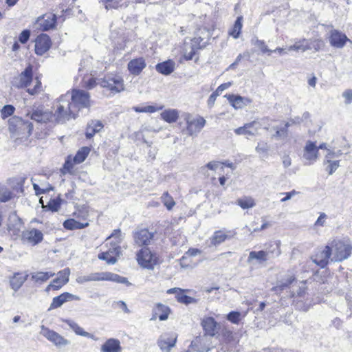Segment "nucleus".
I'll return each instance as SVG.
<instances>
[{"label":"nucleus","instance_id":"obj_2","mask_svg":"<svg viewBox=\"0 0 352 352\" xmlns=\"http://www.w3.org/2000/svg\"><path fill=\"white\" fill-rule=\"evenodd\" d=\"M106 241L105 246L107 250L99 253L98 258L104 261L109 265H113L118 261L122 253L120 230H114L112 234L107 238Z\"/></svg>","mask_w":352,"mask_h":352},{"label":"nucleus","instance_id":"obj_40","mask_svg":"<svg viewBox=\"0 0 352 352\" xmlns=\"http://www.w3.org/2000/svg\"><path fill=\"white\" fill-rule=\"evenodd\" d=\"M243 16H239L228 32V34L234 38H239L241 34L243 27Z\"/></svg>","mask_w":352,"mask_h":352},{"label":"nucleus","instance_id":"obj_52","mask_svg":"<svg viewBox=\"0 0 352 352\" xmlns=\"http://www.w3.org/2000/svg\"><path fill=\"white\" fill-rule=\"evenodd\" d=\"M161 201L168 210H171L176 204L173 197L168 191H166L162 194L161 196Z\"/></svg>","mask_w":352,"mask_h":352},{"label":"nucleus","instance_id":"obj_17","mask_svg":"<svg viewBox=\"0 0 352 352\" xmlns=\"http://www.w3.org/2000/svg\"><path fill=\"white\" fill-rule=\"evenodd\" d=\"M155 233L149 232L147 228H141L133 232L134 242L138 246H147L153 240Z\"/></svg>","mask_w":352,"mask_h":352},{"label":"nucleus","instance_id":"obj_5","mask_svg":"<svg viewBox=\"0 0 352 352\" xmlns=\"http://www.w3.org/2000/svg\"><path fill=\"white\" fill-rule=\"evenodd\" d=\"M72 13L71 8L63 10L61 14L57 16L52 12H47L38 16L36 21L38 28L42 32H47L56 29L58 23H63L68 15Z\"/></svg>","mask_w":352,"mask_h":352},{"label":"nucleus","instance_id":"obj_32","mask_svg":"<svg viewBox=\"0 0 352 352\" xmlns=\"http://www.w3.org/2000/svg\"><path fill=\"white\" fill-rule=\"evenodd\" d=\"M98 1L107 10H119L126 8L129 5V0H98Z\"/></svg>","mask_w":352,"mask_h":352},{"label":"nucleus","instance_id":"obj_9","mask_svg":"<svg viewBox=\"0 0 352 352\" xmlns=\"http://www.w3.org/2000/svg\"><path fill=\"white\" fill-rule=\"evenodd\" d=\"M204 47L205 44L203 43V38L200 36L191 38L190 43H184L180 45L182 60L189 61L195 58L194 61L197 63L199 60V51Z\"/></svg>","mask_w":352,"mask_h":352},{"label":"nucleus","instance_id":"obj_58","mask_svg":"<svg viewBox=\"0 0 352 352\" xmlns=\"http://www.w3.org/2000/svg\"><path fill=\"white\" fill-rule=\"evenodd\" d=\"M227 319L233 324H239L241 320V313L231 311L227 315Z\"/></svg>","mask_w":352,"mask_h":352},{"label":"nucleus","instance_id":"obj_50","mask_svg":"<svg viewBox=\"0 0 352 352\" xmlns=\"http://www.w3.org/2000/svg\"><path fill=\"white\" fill-rule=\"evenodd\" d=\"M65 322H66L69 327L77 334L85 337L91 338H93V336L89 333L84 331L80 327L78 326L77 323L70 320H65Z\"/></svg>","mask_w":352,"mask_h":352},{"label":"nucleus","instance_id":"obj_49","mask_svg":"<svg viewBox=\"0 0 352 352\" xmlns=\"http://www.w3.org/2000/svg\"><path fill=\"white\" fill-rule=\"evenodd\" d=\"M28 277V275L25 272L15 273L10 280L11 286H22Z\"/></svg>","mask_w":352,"mask_h":352},{"label":"nucleus","instance_id":"obj_6","mask_svg":"<svg viewBox=\"0 0 352 352\" xmlns=\"http://www.w3.org/2000/svg\"><path fill=\"white\" fill-rule=\"evenodd\" d=\"M25 179L14 177L8 181V186L0 184V202H7L24 192Z\"/></svg>","mask_w":352,"mask_h":352},{"label":"nucleus","instance_id":"obj_54","mask_svg":"<svg viewBox=\"0 0 352 352\" xmlns=\"http://www.w3.org/2000/svg\"><path fill=\"white\" fill-rule=\"evenodd\" d=\"M219 166H220L221 170L223 171L224 166L232 168L233 166L232 163L221 162L217 161H212L206 164V167L212 170H216Z\"/></svg>","mask_w":352,"mask_h":352},{"label":"nucleus","instance_id":"obj_23","mask_svg":"<svg viewBox=\"0 0 352 352\" xmlns=\"http://www.w3.org/2000/svg\"><path fill=\"white\" fill-rule=\"evenodd\" d=\"M146 67V63L143 57L131 59L127 64V69L130 74L139 76Z\"/></svg>","mask_w":352,"mask_h":352},{"label":"nucleus","instance_id":"obj_59","mask_svg":"<svg viewBox=\"0 0 352 352\" xmlns=\"http://www.w3.org/2000/svg\"><path fill=\"white\" fill-rule=\"evenodd\" d=\"M98 84L99 85L96 78L90 77L89 79L84 80L83 87L87 89H91L96 87Z\"/></svg>","mask_w":352,"mask_h":352},{"label":"nucleus","instance_id":"obj_63","mask_svg":"<svg viewBox=\"0 0 352 352\" xmlns=\"http://www.w3.org/2000/svg\"><path fill=\"white\" fill-rule=\"evenodd\" d=\"M30 32L28 30H24L22 31V32L19 34V41L24 44L30 38Z\"/></svg>","mask_w":352,"mask_h":352},{"label":"nucleus","instance_id":"obj_48","mask_svg":"<svg viewBox=\"0 0 352 352\" xmlns=\"http://www.w3.org/2000/svg\"><path fill=\"white\" fill-rule=\"evenodd\" d=\"M154 309L155 314H158V317L160 320H166L168 319L170 311L168 307L158 303Z\"/></svg>","mask_w":352,"mask_h":352},{"label":"nucleus","instance_id":"obj_25","mask_svg":"<svg viewBox=\"0 0 352 352\" xmlns=\"http://www.w3.org/2000/svg\"><path fill=\"white\" fill-rule=\"evenodd\" d=\"M347 41H350V40L344 33L337 30L331 31L329 35V43L331 46L336 48H342Z\"/></svg>","mask_w":352,"mask_h":352},{"label":"nucleus","instance_id":"obj_21","mask_svg":"<svg viewBox=\"0 0 352 352\" xmlns=\"http://www.w3.org/2000/svg\"><path fill=\"white\" fill-rule=\"evenodd\" d=\"M260 128V124L258 121L254 120L248 123L244 124L243 126L238 127L234 130L236 135L254 136L258 133Z\"/></svg>","mask_w":352,"mask_h":352},{"label":"nucleus","instance_id":"obj_16","mask_svg":"<svg viewBox=\"0 0 352 352\" xmlns=\"http://www.w3.org/2000/svg\"><path fill=\"white\" fill-rule=\"evenodd\" d=\"M331 258L330 248L327 244L322 250L316 251L311 257V261L320 268H325Z\"/></svg>","mask_w":352,"mask_h":352},{"label":"nucleus","instance_id":"obj_45","mask_svg":"<svg viewBox=\"0 0 352 352\" xmlns=\"http://www.w3.org/2000/svg\"><path fill=\"white\" fill-rule=\"evenodd\" d=\"M73 295L65 292L53 298L50 309H54L60 307L65 302L72 299Z\"/></svg>","mask_w":352,"mask_h":352},{"label":"nucleus","instance_id":"obj_53","mask_svg":"<svg viewBox=\"0 0 352 352\" xmlns=\"http://www.w3.org/2000/svg\"><path fill=\"white\" fill-rule=\"evenodd\" d=\"M21 221L18 218H14V223H9L7 225V230L11 235H18L20 232Z\"/></svg>","mask_w":352,"mask_h":352},{"label":"nucleus","instance_id":"obj_18","mask_svg":"<svg viewBox=\"0 0 352 352\" xmlns=\"http://www.w3.org/2000/svg\"><path fill=\"white\" fill-rule=\"evenodd\" d=\"M52 45L51 38L47 34L41 33L35 39V53L42 56L50 49Z\"/></svg>","mask_w":352,"mask_h":352},{"label":"nucleus","instance_id":"obj_46","mask_svg":"<svg viewBox=\"0 0 352 352\" xmlns=\"http://www.w3.org/2000/svg\"><path fill=\"white\" fill-rule=\"evenodd\" d=\"M236 204L242 209H249L256 206V201L252 197L245 196L238 199Z\"/></svg>","mask_w":352,"mask_h":352},{"label":"nucleus","instance_id":"obj_38","mask_svg":"<svg viewBox=\"0 0 352 352\" xmlns=\"http://www.w3.org/2000/svg\"><path fill=\"white\" fill-rule=\"evenodd\" d=\"M54 275L52 272H36L31 274V279L36 283L42 284Z\"/></svg>","mask_w":352,"mask_h":352},{"label":"nucleus","instance_id":"obj_13","mask_svg":"<svg viewBox=\"0 0 352 352\" xmlns=\"http://www.w3.org/2000/svg\"><path fill=\"white\" fill-rule=\"evenodd\" d=\"M70 101L77 113L80 109L89 108L91 106L90 94L81 89H72Z\"/></svg>","mask_w":352,"mask_h":352},{"label":"nucleus","instance_id":"obj_12","mask_svg":"<svg viewBox=\"0 0 352 352\" xmlns=\"http://www.w3.org/2000/svg\"><path fill=\"white\" fill-rule=\"evenodd\" d=\"M44 239L42 230L36 228H28L22 231L21 234V242L24 245L36 246L40 244Z\"/></svg>","mask_w":352,"mask_h":352},{"label":"nucleus","instance_id":"obj_60","mask_svg":"<svg viewBox=\"0 0 352 352\" xmlns=\"http://www.w3.org/2000/svg\"><path fill=\"white\" fill-rule=\"evenodd\" d=\"M254 45L258 47L261 52L263 54L267 53L268 54H270L272 52V50L268 49L265 41L263 40H256L254 43Z\"/></svg>","mask_w":352,"mask_h":352},{"label":"nucleus","instance_id":"obj_30","mask_svg":"<svg viewBox=\"0 0 352 352\" xmlns=\"http://www.w3.org/2000/svg\"><path fill=\"white\" fill-rule=\"evenodd\" d=\"M201 325L205 331L204 336H214L218 332V323L212 317L203 319Z\"/></svg>","mask_w":352,"mask_h":352},{"label":"nucleus","instance_id":"obj_27","mask_svg":"<svg viewBox=\"0 0 352 352\" xmlns=\"http://www.w3.org/2000/svg\"><path fill=\"white\" fill-rule=\"evenodd\" d=\"M190 346L193 351L197 352H208L213 349L212 346H210L206 336L197 337L192 341Z\"/></svg>","mask_w":352,"mask_h":352},{"label":"nucleus","instance_id":"obj_62","mask_svg":"<svg viewBox=\"0 0 352 352\" xmlns=\"http://www.w3.org/2000/svg\"><path fill=\"white\" fill-rule=\"evenodd\" d=\"M199 252H200L199 250H198L197 248L189 249L185 253L184 256H182L181 261H182V262H184L188 257L195 256Z\"/></svg>","mask_w":352,"mask_h":352},{"label":"nucleus","instance_id":"obj_28","mask_svg":"<svg viewBox=\"0 0 352 352\" xmlns=\"http://www.w3.org/2000/svg\"><path fill=\"white\" fill-rule=\"evenodd\" d=\"M190 290L189 289H182L179 287H172L167 291L168 294H175L176 298L179 302L188 305L191 303H194L196 302V299L195 298L190 297L186 294V293H190Z\"/></svg>","mask_w":352,"mask_h":352},{"label":"nucleus","instance_id":"obj_57","mask_svg":"<svg viewBox=\"0 0 352 352\" xmlns=\"http://www.w3.org/2000/svg\"><path fill=\"white\" fill-rule=\"evenodd\" d=\"M74 164H76V162H74V157L72 155L67 156L64 164H63V168L65 170L67 173H72L74 169Z\"/></svg>","mask_w":352,"mask_h":352},{"label":"nucleus","instance_id":"obj_39","mask_svg":"<svg viewBox=\"0 0 352 352\" xmlns=\"http://www.w3.org/2000/svg\"><path fill=\"white\" fill-rule=\"evenodd\" d=\"M63 226L67 230H82L87 228V223H80L73 217L64 221Z\"/></svg>","mask_w":352,"mask_h":352},{"label":"nucleus","instance_id":"obj_11","mask_svg":"<svg viewBox=\"0 0 352 352\" xmlns=\"http://www.w3.org/2000/svg\"><path fill=\"white\" fill-rule=\"evenodd\" d=\"M186 121V131L188 136L196 135L199 133L206 124L205 118L201 116H192L190 113L184 114Z\"/></svg>","mask_w":352,"mask_h":352},{"label":"nucleus","instance_id":"obj_20","mask_svg":"<svg viewBox=\"0 0 352 352\" xmlns=\"http://www.w3.org/2000/svg\"><path fill=\"white\" fill-rule=\"evenodd\" d=\"M319 157L318 148L316 142L307 141L303 150V157L308 164H313Z\"/></svg>","mask_w":352,"mask_h":352},{"label":"nucleus","instance_id":"obj_55","mask_svg":"<svg viewBox=\"0 0 352 352\" xmlns=\"http://www.w3.org/2000/svg\"><path fill=\"white\" fill-rule=\"evenodd\" d=\"M15 111V107L12 104H6L1 109V117L3 120L12 116Z\"/></svg>","mask_w":352,"mask_h":352},{"label":"nucleus","instance_id":"obj_44","mask_svg":"<svg viewBox=\"0 0 352 352\" xmlns=\"http://www.w3.org/2000/svg\"><path fill=\"white\" fill-rule=\"evenodd\" d=\"M91 150V148L89 146L81 147L78 150L75 156L73 157L74 162L78 164L82 163L89 155Z\"/></svg>","mask_w":352,"mask_h":352},{"label":"nucleus","instance_id":"obj_33","mask_svg":"<svg viewBox=\"0 0 352 352\" xmlns=\"http://www.w3.org/2000/svg\"><path fill=\"white\" fill-rule=\"evenodd\" d=\"M175 69V63L171 59L159 63L155 65L156 71L164 76L170 75L174 72Z\"/></svg>","mask_w":352,"mask_h":352},{"label":"nucleus","instance_id":"obj_61","mask_svg":"<svg viewBox=\"0 0 352 352\" xmlns=\"http://www.w3.org/2000/svg\"><path fill=\"white\" fill-rule=\"evenodd\" d=\"M327 219V215L325 213H324V212H321L320 214V216L318 217V218L317 219V220L314 223V226L315 227H322V226H324V224H325Z\"/></svg>","mask_w":352,"mask_h":352},{"label":"nucleus","instance_id":"obj_36","mask_svg":"<svg viewBox=\"0 0 352 352\" xmlns=\"http://www.w3.org/2000/svg\"><path fill=\"white\" fill-rule=\"evenodd\" d=\"M232 236L230 231L217 230L210 238V242L213 245H217L230 239Z\"/></svg>","mask_w":352,"mask_h":352},{"label":"nucleus","instance_id":"obj_35","mask_svg":"<svg viewBox=\"0 0 352 352\" xmlns=\"http://www.w3.org/2000/svg\"><path fill=\"white\" fill-rule=\"evenodd\" d=\"M176 343V338L170 337L168 335H162L158 340L157 344L160 349L168 352Z\"/></svg>","mask_w":352,"mask_h":352},{"label":"nucleus","instance_id":"obj_4","mask_svg":"<svg viewBox=\"0 0 352 352\" xmlns=\"http://www.w3.org/2000/svg\"><path fill=\"white\" fill-rule=\"evenodd\" d=\"M327 244L331 254V261L342 262L352 254V244L348 239L335 238Z\"/></svg>","mask_w":352,"mask_h":352},{"label":"nucleus","instance_id":"obj_41","mask_svg":"<svg viewBox=\"0 0 352 352\" xmlns=\"http://www.w3.org/2000/svg\"><path fill=\"white\" fill-rule=\"evenodd\" d=\"M309 49H311V47L308 43V41L305 38L295 41L293 45L288 47L289 51L295 52H305Z\"/></svg>","mask_w":352,"mask_h":352},{"label":"nucleus","instance_id":"obj_24","mask_svg":"<svg viewBox=\"0 0 352 352\" xmlns=\"http://www.w3.org/2000/svg\"><path fill=\"white\" fill-rule=\"evenodd\" d=\"M91 208L88 205L83 204L76 207L75 210L72 213V217L78 220L80 223H87V228L89 226V214Z\"/></svg>","mask_w":352,"mask_h":352},{"label":"nucleus","instance_id":"obj_26","mask_svg":"<svg viewBox=\"0 0 352 352\" xmlns=\"http://www.w3.org/2000/svg\"><path fill=\"white\" fill-rule=\"evenodd\" d=\"M30 118L41 123H47L50 122L53 118V113L50 111H44L42 109H35L28 113Z\"/></svg>","mask_w":352,"mask_h":352},{"label":"nucleus","instance_id":"obj_37","mask_svg":"<svg viewBox=\"0 0 352 352\" xmlns=\"http://www.w3.org/2000/svg\"><path fill=\"white\" fill-rule=\"evenodd\" d=\"M179 116V111L175 109H166L160 113L161 119L167 123L175 122Z\"/></svg>","mask_w":352,"mask_h":352},{"label":"nucleus","instance_id":"obj_14","mask_svg":"<svg viewBox=\"0 0 352 352\" xmlns=\"http://www.w3.org/2000/svg\"><path fill=\"white\" fill-rule=\"evenodd\" d=\"M341 155L340 151L335 152L330 149L327 150L323 165L329 175H332L340 166V160L338 158Z\"/></svg>","mask_w":352,"mask_h":352},{"label":"nucleus","instance_id":"obj_29","mask_svg":"<svg viewBox=\"0 0 352 352\" xmlns=\"http://www.w3.org/2000/svg\"><path fill=\"white\" fill-rule=\"evenodd\" d=\"M104 128V124L100 120H90L85 128V136L87 139H91L97 133H99Z\"/></svg>","mask_w":352,"mask_h":352},{"label":"nucleus","instance_id":"obj_22","mask_svg":"<svg viewBox=\"0 0 352 352\" xmlns=\"http://www.w3.org/2000/svg\"><path fill=\"white\" fill-rule=\"evenodd\" d=\"M224 97L227 98L230 104L234 109H243L252 102V100L251 98L248 97H243L236 94H226L224 96Z\"/></svg>","mask_w":352,"mask_h":352},{"label":"nucleus","instance_id":"obj_8","mask_svg":"<svg viewBox=\"0 0 352 352\" xmlns=\"http://www.w3.org/2000/svg\"><path fill=\"white\" fill-rule=\"evenodd\" d=\"M98 83L102 88L112 94H119L125 90L124 78L118 72L106 74L99 80Z\"/></svg>","mask_w":352,"mask_h":352},{"label":"nucleus","instance_id":"obj_43","mask_svg":"<svg viewBox=\"0 0 352 352\" xmlns=\"http://www.w3.org/2000/svg\"><path fill=\"white\" fill-rule=\"evenodd\" d=\"M267 251V255H274L275 256H279L281 253V243L280 241H270L265 244Z\"/></svg>","mask_w":352,"mask_h":352},{"label":"nucleus","instance_id":"obj_3","mask_svg":"<svg viewBox=\"0 0 352 352\" xmlns=\"http://www.w3.org/2000/svg\"><path fill=\"white\" fill-rule=\"evenodd\" d=\"M33 124L16 116L8 120V130L16 140H27L32 133Z\"/></svg>","mask_w":352,"mask_h":352},{"label":"nucleus","instance_id":"obj_1","mask_svg":"<svg viewBox=\"0 0 352 352\" xmlns=\"http://www.w3.org/2000/svg\"><path fill=\"white\" fill-rule=\"evenodd\" d=\"M11 83L12 87L17 89H25L30 96L38 95L43 91L41 75L34 76V66L30 63L13 78Z\"/></svg>","mask_w":352,"mask_h":352},{"label":"nucleus","instance_id":"obj_47","mask_svg":"<svg viewBox=\"0 0 352 352\" xmlns=\"http://www.w3.org/2000/svg\"><path fill=\"white\" fill-rule=\"evenodd\" d=\"M256 260L260 263H263L267 260V252L264 250L252 251L248 256V261Z\"/></svg>","mask_w":352,"mask_h":352},{"label":"nucleus","instance_id":"obj_51","mask_svg":"<svg viewBox=\"0 0 352 352\" xmlns=\"http://www.w3.org/2000/svg\"><path fill=\"white\" fill-rule=\"evenodd\" d=\"M164 105H146L144 107H135L133 108L134 111L137 113H155L156 111L162 110Z\"/></svg>","mask_w":352,"mask_h":352},{"label":"nucleus","instance_id":"obj_31","mask_svg":"<svg viewBox=\"0 0 352 352\" xmlns=\"http://www.w3.org/2000/svg\"><path fill=\"white\" fill-rule=\"evenodd\" d=\"M70 270L68 267L59 271L48 286H64L69 281Z\"/></svg>","mask_w":352,"mask_h":352},{"label":"nucleus","instance_id":"obj_56","mask_svg":"<svg viewBox=\"0 0 352 352\" xmlns=\"http://www.w3.org/2000/svg\"><path fill=\"white\" fill-rule=\"evenodd\" d=\"M289 123L287 122H285L284 123V126L281 128H277L276 129V133L274 134V136L276 138H280V137H285L287 135L288 133V128L289 126Z\"/></svg>","mask_w":352,"mask_h":352},{"label":"nucleus","instance_id":"obj_10","mask_svg":"<svg viewBox=\"0 0 352 352\" xmlns=\"http://www.w3.org/2000/svg\"><path fill=\"white\" fill-rule=\"evenodd\" d=\"M136 259L139 265L147 269H153L160 263V258L156 252H152L148 248L144 247L137 253Z\"/></svg>","mask_w":352,"mask_h":352},{"label":"nucleus","instance_id":"obj_7","mask_svg":"<svg viewBox=\"0 0 352 352\" xmlns=\"http://www.w3.org/2000/svg\"><path fill=\"white\" fill-rule=\"evenodd\" d=\"M78 113L74 109L72 102L65 96H61L56 101V109L53 114L56 122H65L75 118Z\"/></svg>","mask_w":352,"mask_h":352},{"label":"nucleus","instance_id":"obj_64","mask_svg":"<svg viewBox=\"0 0 352 352\" xmlns=\"http://www.w3.org/2000/svg\"><path fill=\"white\" fill-rule=\"evenodd\" d=\"M324 46V43L322 39H315L312 42V47L318 52L322 50Z\"/></svg>","mask_w":352,"mask_h":352},{"label":"nucleus","instance_id":"obj_42","mask_svg":"<svg viewBox=\"0 0 352 352\" xmlns=\"http://www.w3.org/2000/svg\"><path fill=\"white\" fill-rule=\"evenodd\" d=\"M43 197L40 198L39 202L42 205L43 208H47L52 212H57L61 206L62 200L59 197L50 199L47 204L45 206L43 199Z\"/></svg>","mask_w":352,"mask_h":352},{"label":"nucleus","instance_id":"obj_34","mask_svg":"<svg viewBox=\"0 0 352 352\" xmlns=\"http://www.w3.org/2000/svg\"><path fill=\"white\" fill-rule=\"evenodd\" d=\"M101 352H122V346L119 340L109 338L101 346Z\"/></svg>","mask_w":352,"mask_h":352},{"label":"nucleus","instance_id":"obj_15","mask_svg":"<svg viewBox=\"0 0 352 352\" xmlns=\"http://www.w3.org/2000/svg\"><path fill=\"white\" fill-rule=\"evenodd\" d=\"M89 279L94 281L108 280L118 284L129 285L126 278L109 272L93 273L90 275Z\"/></svg>","mask_w":352,"mask_h":352},{"label":"nucleus","instance_id":"obj_19","mask_svg":"<svg viewBox=\"0 0 352 352\" xmlns=\"http://www.w3.org/2000/svg\"><path fill=\"white\" fill-rule=\"evenodd\" d=\"M41 334L57 346L61 347L69 344L62 336L44 326L41 327Z\"/></svg>","mask_w":352,"mask_h":352}]
</instances>
